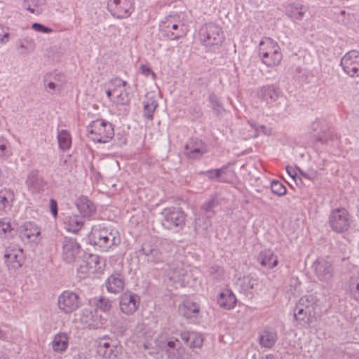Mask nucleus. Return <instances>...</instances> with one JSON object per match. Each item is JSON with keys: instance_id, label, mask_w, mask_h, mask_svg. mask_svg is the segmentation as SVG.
<instances>
[{"instance_id": "nucleus-1", "label": "nucleus", "mask_w": 359, "mask_h": 359, "mask_svg": "<svg viewBox=\"0 0 359 359\" xmlns=\"http://www.w3.org/2000/svg\"><path fill=\"white\" fill-rule=\"evenodd\" d=\"M145 350H152L149 353L164 351L169 359H178L183 353L180 340L175 337L167 338L161 335L154 339H147L143 344Z\"/></svg>"}, {"instance_id": "nucleus-2", "label": "nucleus", "mask_w": 359, "mask_h": 359, "mask_svg": "<svg viewBox=\"0 0 359 359\" xmlns=\"http://www.w3.org/2000/svg\"><path fill=\"white\" fill-rule=\"evenodd\" d=\"M199 36L201 43L211 51L217 50L225 39L222 27L211 22L201 27Z\"/></svg>"}, {"instance_id": "nucleus-3", "label": "nucleus", "mask_w": 359, "mask_h": 359, "mask_svg": "<svg viewBox=\"0 0 359 359\" xmlns=\"http://www.w3.org/2000/svg\"><path fill=\"white\" fill-rule=\"evenodd\" d=\"M117 233V231L109 230L102 224L93 226L90 234V243L98 246L102 251H107L119 243Z\"/></svg>"}, {"instance_id": "nucleus-4", "label": "nucleus", "mask_w": 359, "mask_h": 359, "mask_svg": "<svg viewBox=\"0 0 359 359\" xmlns=\"http://www.w3.org/2000/svg\"><path fill=\"white\" fill-rule=\"evenodd\" d=\"M86 130L88 137L95 142L107 143L114 136L112 124L103 119L93 121L87 126Z\"/></svg>"}, {"instance_id": "nucleus-5", "label": "nucleus", "mask_w": 359, "mask_h": 359, "mask_svg": "<svg viewBox=\"0 0 359 359\" xmlns=\"http://www.w3.org/2000/svg\"><path fill=\"white\" fill-rule=\"evenodd\" d=\"M259 55L262 62L268 67H275L282 60V53L277 42L265 38L259 43Z\"/></svg>"}, {"instance_id": "nucleus-6", "label": "nucleus", "mask_w": 359, "mask_h": 359, "mask_svg": "<svg viewBox=\"0 0 359 359\" xmlns=\"http://www.w3.org/2000/svg\"><path fill=\"white\" fill-rule=\"evenodd\" d=\"M160 30L163 36L169 40H178L185 36L188 32L187 27L179 20L177 15L166 17L160 25Z\"/></svg>"}, {"instance_id": "nucleus-7", "label": "nucleus", "mask_w": 359, "mask_h": 359, "mask_svg": "<svg viewBox=\"0 0 359 359\" xmlns=\"http://www.w3.org/2000/svg\"><path fill=\"white\" fill-rule=\"evenodd\" d=\"M161 215L163 217L162 224L165 229L179 231L185 226L186 214L181 208L175 207L165 208Z\"/></svg>"}, {"instance_id": "nucleus-8", "label": "nucleus", "mask_w": 359, "mask_h": 359, "mask_svg": "<svg viewBox=\"0 0 359 359\" xmlns=\"http://www.w3.org/2000/svg\"><path fill=\"white\" fill-rule=\"evenodd\" d=\"M309 135L313 142H327L332 138L329 122L325 118H316L309 128Z\"/></svg>"}, {"instance_id": "nucleus-9", "label": "nucleus", "mask_w": 359, "mask_h": 359, "mask_svg": "<svg viewBox=\"0 0 359 359\" xmlns=\"http://www.w3.org/2000/svg\"><path fill=\"white\" fill-rule=\"evenodd\" d=\"M60 245L61 257L65 262L72 263L81 257L82 250L76 239L64 237L60 241Z\"/></svg>"}, {"instance_id": "nucleus-10", "label": "nucleus", "mask_w": 359, "mask_h": 359, "mask_svg": "<svg viewBox=\"0 0 359 359\" xmlns=\"http://www.w3.org/2000/svg\"><path fill=\"white\" fill-rule=\"evenodd\" d=\"M97 354L106 359H116L121 352V346L114 338L105 335L97 341Z\"/></svg>"}, {"instance_id": "nucleus-11", "label": "nucleus", "mask_w": 359, "mask_h": 359, "mask_svg": "<svg viewBox=\"0 0 359 359\" xmlns=\"http://www.w3.org/2000/svg\"><path fill=\"white\" fill-rule=\"evenodd\" d=\"M139 256L148 264H158L166 258L165 252L151 241H146L142 245Z\"/></svg>"}, {"instance_id": "nucleus-12", "label": "nucleus", "mask_w": 359, "mask_h": 359, "mask_svg": "<svg viewBox=\"0 0 359 359\" xmlns=\"http://www.w3.org/2000/svg\"><path fill=\"white\" fill-rule=\"evenodd\" d=\"M257 97L266 104L274 106L285 100V97L280 88L275 85H266L260 87L257 90Z\"/></svg>"}, {"instance_id": "nucleus-13", "label": "nucleus", "mask_w": 359, "mask_h": 359, "mask_svg": "<svg viewBox=\"0 0 359 359\" xmlns=\"http://www.w3.org/2000/svg\"><path fill=\"white\" fill-rule=\"evenodd\" d=\"M79 320L85 327L98 329L102 327L107 319L95 309H83L79 315Z\"/></svg>"}, {"instance_id": "nucleus-14", "label": "nucleus", "mask_w": 359, "mask_h": 359, "mask_svg": "<svg viewBox=\"0 0 359 359\" xmlns=\"http://www.w3.org/2000/svg\"><path fill=\"white\" fill-rule=\"evenodd\" d=\"M340 66L344 72L350 77L359 76V51L347 52L340 60Z\"/></svg>"}, {"instance_id": "nucleus-15", "label": "nucleus", "mask_w": 359, "mask_h": 359, "mask_svg": "<svg viewBox=\"0 0 359 359\" xmlns=\"http://www.w3.org/2000/svg\"><path fill=\"white\" fill-rule=\"evenodd\" d=\"M57 306L65 314L72 313L79 306V294L69 290L63 291L57 297Z\"/></svg>"}, {"instance_id": "nucleus-16", "label": "nucleus", "mask_w": 359, "mask_h": 359, "mask_svg": "<svg viewBox=\"0 0 359 359\" xmlns=\"http://www.w3.org/2000/svg\"><path fill=\"white\" fill-rule=\"evenodd\" d=\"M133 0H108L107 8L118 19L128 18L133 11Z\"/></svg>"}, {"instance_id": "nucleus-17", "label": "nucleus", "mask_w": 359, "mask_h": 359, "mask_svg": "<svg viewBox=\"0 0 359 359\" xmlns=\"http://www.w3.org/2000/svg\"><path fill=\"white\" fill-rule=\"evenodd\" d=\"M315 273L319 280L330 282L334 274V266L328 258H319L313 264Z\"/></svg>"}, {"instance_id": "nucleus-18", "label": "nucleus", "mask_w": 359, "mask_h": 359, "mask_svg": "<svg viewBox=\"0 0 359 359\" xmlns=\"http://www.w3.org/2000/svg\"><path fill=\"white\" fill-rule=\"evenodd\" d=\"M140 304V296L130 291L123 293L119 297L120 310L123 313L128 316L134 314Z\"/></svg>"}, {"instance_id": "nucleus-19", "label": "nucleus", "mask_w": 359, "mask_h": 359, "mask_svg": "<svg viewBox=\"0 0 359 359\" xmlns=\"http://www.w3.org/2000/svg\"><path fill=\"white\" fill-rule=\"evenodd\" d=\"M25 185L32 194H40L46 189L47 182L38 170H32L27 174Z\"/></svg>"}, {"instance_id": "nucleus-20", "label": "nucleus", "mask_w": 359, "mask_h": 359, "mask_svg": "<svg viewBox=\"0 0 359 359\" xmlns=\"http://www.w3.org/2000/svg\"><path fill=\"white\" fill-rule=\"evenodd\" d=\"M111 85L114 91V102L120 105L128 104L130 102V94L126 91V81L119 78L111 79Z\"/></svg>"}, {"instance_id": "nucleus-21", "label": "nucleus", "mask_w": 359, "mask_h": 359, "mask_svg": "<svg viewBox=\"0 0 359 359\" xmlns=\"http://www.w3.org/2000/svg\"><path fill=\"white\" fill-rule=\"evenodd\" d=\"M206 152L205 143L198 138L189 140L184 147V154L190 159H198Z\"/></svg>"}, {"instance_id": "nucleus-22", "label": "nucleus", "mask_w": 359, "mask_h": 359, "mask_svg": "<svg viewBox=\"0 0 359 359\" xmlns=\"http://www.w3.org/2000/svg\"><path fill=\"white\" fill-rule=\"evenodd\" d=\"M77 271L79 273L86 275L95 273L100 264L99 257L95 255L85 254L81 259L78 260Z\"/></svg>"}, {"instance_id": "nucleus-23", "label": "nucleus", "mask_w": 359, "mask_h": 359, "mask_svg": "<svg viewBox=\"0 0 359 359\" xmlns=\"http://www.w3.org/2000/svg\"><path fill=\"white\" fill-rule=\"evenodd\" d=\"M259 280L251 275L244 276L239 278L236 282V286L240 292L245 296H252L257 290Z\"/></svg>"}, {"instance_id": "nucleus-24", "label": "nucleus", "mask_w": 359, "mask_h": 359, "mask_svg": "<svg viewBox=\"0 0 359 359\" xmlns=\"http://www.w3.org/2000/svg\"><path fill=\"white\" fill-rule=\"evenodd\" d=\"M285 15L293 22L302 20L307 8L301 1L287 3L283 6Z\"/></svg>"}, {"instance_id": "nucleus-25", "label": "nucleus", "mask_w": 359, "mask_h": 359, "mask_svg": "<svg viewBox=\"0 0 359 359\" xmlns=\"http://www.w3.org/2000/svg\"><path fill=\"white\" fill-rule=\"evenodd\" d=\"M40 229L34 222H26L22 227L20 236L25 243H37L40 240Z\"/></svg>"}, {"instance_id": "nucleus-26", "label": "nucleus", "mask_w": 359, "mask_h": 359, "mask_svg": "<svg viewBox=\"0 0 359 359\" xmlns=\"http://www.w3.org/2000/svg\"><path fill=\"white\" fill-rule=\"evenodd\" d=\"M107 290L112 294L121 292L125 287L123 276L121 273L115 272L110 275L105 281Z\"/></svg>"}, {"instance_id": "nucleus-27", "label": "nucleus", "mask_w": 359, "mask_h": 359, "mask_svg": "<svg viewBox=\"0 0 359 359\" xmlns=\"http://www.w3.org/2000/svg\"><path fill=\"white\" fill-rule=\"evenodd\" d=\"M277 339V332L272 327H266L259 332L258 341L263 348H271Z\"/></svg>"}, {"instance_id": "nucleus-28", "label": "nucleus", "mask_w": 359, "mask_h": 359, "mask_svg": "<svg viewBox=\"0 0 359 359\" xmlns=\"http://www.w3.org/2000/svg\"><path fill=\"white\" fill-rule=\"evenodd\" d=\"M22 250H6L4 255L5 262L9 270H17L22 265Z\"/></svg>"}, {"instance_id": "nucleus-29", "label": "nucleus", "mask_w": 359, "mask_h": 359, "mask_svg": "<svg viewBox=\"0 0 359 359\" xmlns=\"http://www.w3.org/2000/svg\"><path fill=\"white\" fill-rule=\"evenodd\" d=\"M76 206L83 217H90L96 212L93 203L86 196H81L76 200Z\"/></svg>"}, {"instance_id": "nucleus-30", "label": "nucleus", "mask_w": 359, "mask_h": 359, "mask_svg": "<svg viewBox=\"0 0 359 359\" xmlns=\"http://www.w3.org/2000/svg\"><path fill=\"white\" fill-rule=\"evenodd\" d=\"M318 299L313 294H308L302 296L296 304L299 307L307 311L308 316H314Z\"/></svg>"}, {"instance_id": "nucleus-31", "label": "nucleus", "mask_w": 359, "mask_h": 359, "mask_svg": "<svg viewBox=\"0 0 359 359\" xmlns=\"http://www.w3.org/2000/svg\"><path fill=\"white\" fill-rule=\"evenodd\" d=\"M180 313L187 319L196 318L200 312V307L198 304L190 300H185L179 307Z\"/></svg>"}, {"instance_id": "nucleus-32", "label": "nucleus", "mask_w": 359, "mask_h": 359, "mask_svg": "<svg viewBox=\"0 0 359 359\" xmlns=\"http://www.w3.org/2000/svg\"><path fill=\"white\" fill-rule=\"evenodd\" d=\"M83 224V217L78 215H69L64 221L65 229L74 233H78L82 229Z\"/></svg>"}, {"instance_id": "nucleus-33", "label": "nucleus", "mask_w": 359, "mask_h": 359, "mask_svg": "<svg viewBox=\"0 0 359 359\" xmlns=\"http://www.w3.org/2000/svg\"><path fill=\"white\" fill-rule=\"evenodd\" d=\"M257 259L262 266L269 269H273L278 263L277 256L270 250H265L260 252Z\"/></svg>"}, {"instance_id": "nucleus-34", "label": "nucleus", "mask_w": 359, "mask_h": 359, "mask_svg": "<svg viewBox=\"0 0 359 359\" xmlns=\"http://www.w3.org/2000/svg\"><path fill=\"white\" fill-rule=\"evenodd\" d=\"M217 303L221 307L229 310L235 306L236 298L231 290L225 289L219 294Z\"/></svg>"}, {"instance_id": "nucleus-35", "label": "nucleus", "mask_w": 359, "mask_h": 359, "mask_svg": "<svg viewBox=\"0 0 359 359\" xmlns=\"http://www.w3.org/2000/svg\"><path fill=\"white\" fill-rule=\"evenodd\" d=\"M180 337L184 344L190 348H201L203 343L202 335L194 332H182Z\"/></svg>"}, {"instance_id": "nucleus-36", "label": "nucleus", "mask_w": 359, "mask_h": 359, "mask_svg": "<svg viewBox=\"0 0 359 359\" xmlns=\"http://www.w3.org/2000/svg\"><path fill=\"white\" fill-rule=\"evenodd\" d=\"M165 271L166 276L170 281L175 283H180L184 275V271L182 268V264L180 262L168 264Z\"/></svg>"}, {"instance_id": "nucleus-37", "label": "nucleus", "mask_w": 359, "mask_h": 359, "mask_svg": "<svg viewBox=\"0 0 359 359\" xmlns=\"http://www.w3.org/2000/svg\"><path fill=\"white\" fill-rule=\"evenodd\" d=\"M15 194L13 190L3 189L0 190V210L8 212L13 207Z\"/></svg>"}, {"instance_id": "nucleus-38", "label": "nucleus", "mask_w": 359, "mask_h": 359, "mask_svg": "<svg viewBox=\"0 0 359 359\" xmlns=\"http://www.w3.org/2000/svg\"><path fill=\"white\" fill-rule=\"evenodd\" d=\"M47 0H24L23 6L31 13L41 14L46 8Z\"/></svg>"}, {"instance_id": "nucleus-39", "label": "nucleus", "mask_w": 359, "mask_h": 359, "mask_svg": "<svg viewBox=\"0 0 359 359\" xmlns=\"http://www.w3.org/2000/svg\"><path fill=\"white\" fill-rule=\"evenodd\" d=\"M69 344V337L67 333L59 332L54 336L52 341V348L54 351L62 353L67 350Z\"/></svg>"}, {"instance_id": "nucleus-40", "label": "nucleus", "mask_w": 359, "mask_h": 359, "mask_svg": "<svg viewBox=\"0 0 359 359\" xmlns=\"http://www.w3.org/2000/svg\"><path fill=\"white\" fill-rule=\"evenodd\" d=\"M15 226L8 218L0 219V235L6 238H13L17 233Z\"/></svg>"}, {"instance_id": "nucleus-41", "label": "nucleus", "mask_w": 359, "mask_h": 359, "mask_svg": "<svg viewBox=\"0 0 359 359\" xmlns=\"http://www.w3.org/2000/svg\"><path fill=\"white\" fill-rule=\"evenodd\" d=\"M352 223V217L344 208H338V232L347 231Z\"/></svg>"}, {"instance_id": "nucleus-42", "label": "nucleus", "mask_w": 359, "mask_h": 359, "mask_svg": "<svg viewBox=\"0 0 359 359\" xmlns=\"http://www.w3.org/2000/svg\"><path fill=\"white\" fill-rule=\"evenodd\" d=\"M227 170V166H222L221 168L208 170L200 172L201 175H203L210 180H215L219 182H226V180L224 178V175Z\"/></svg>"}, {"instance_id": "nucleus-43", "label": "nucleus", "mask_w": 359, "mask_h": 359, "mask_svg": "<svg viewBox=\"0 0 359 359\" xmlns=\"http://www.w3.org/2000/svg\"><path fill=\"white\" fill-rule=\"evenodd\" d=\"M313 317V316H308L306 311L299 307L297 304L295 305L294 309V318L302 326H309L311 323Z\"/></svg>"}, {"instance_id": "nucleus-44", "label": "nucleus", "mask_w": 359, "mask_h": 359, "mask_svg": "<svg viewBox=\"0 0 359 359\" xmlns=\"http://www.w3.org/2000/svg\"><path fill=\"white\" fill-rule=\"evenodd\" d=\"M208 101L213 113L217 116H222L224 114L226 110L220 98L215 93H211L208 97Z\"/></svg>"}, {"instance_id": "nucleus-45", "label": "nucleus", "mask_w": 359, "mask_h": 359, "mask_svg": "<svg viewBox=\"0 0 359 359\" xmlns=\"http://www.w3.org/2000/svg\"><path fill=\"white\" fill-rule=\"evenodd\" d=\"M90 303L95 306V309H100L102 312H108L111 309V301L105 297L100 296L99 297L93 298Z\"/></svg>"}, {"instance_id": "nucleus-46", "label": "nucleus", "mask_w": 359, "mask_h": 359, "mask_svg": "<svg viewBox=\"0 0 359 359\" xmlns=\"http://www.w3.org/2000/svg\"><path fill=\"white\" fill-rule=\"evenodd\" d=\"M144 107V116L148 120H153L154 112L158 107L157 101L153 98H146L143 102Z\"/></svg>"}, {"instance_id": "nucleus-47", "label": "nucleus", "mask_w": 359, "mask_h": 359, "mask_svg": "<svg viewBox=\"0 0 359 359\" xmlns=\"http://www.w3.org/2000/svg\"><path fill=\"white\" fill-rule=\"evenodd\" d=\"M57 141L60 149L63 151L69 149L72 144V138L69 133L67 130L58 131Z\"/></svg>"}, {"instance_id": "nucleus-48", "label": "nucleus", "mask_w": 359, "mask_h": 359, "mask_svg": "<svg viewBox=\"0 0 359 359\" xmlns=\"http://www.w3.org/2000/svg\"><path fill=\"white\" fill-rule=\"evenodd\" d=\"M208 276L213 281L216 283L220 282L224 278V270L218 265L210 266L208 269Z\"/></svg>"}, {"instance_id": "nucleus-49", "label": "nucleus", "mask_w": 359, "mask_h": 359, "mask_svg": "<svg viewBox=\"0 0 359 359\" xmlns=\"http://www.w3.org/2000/svg\"><path fill=\"white\" fill-rule=\"evenodd\" d=\"M11 154L12 151L9 142L4 137H0V159H6Z\"/></svg>"}, {"instance_id": "nucleus-50", "label": "nucleus", "mask_w": 359, "mask_h": 359, "mask_svg": "<svg viewBox=\"0 0 359 359\" xmlns=\"http://www.w3.org/2000/svg\"><path fill=\"white\" fill-rule=\"evenodd\" d=\"M271 190L273 194L278 196H283L286 194L287 189L285 186L278 180H273L271 183Z\"/></svg>"}, {"instance_id": "nucleus-51", "label": "nucleus", "mask_w": 359, "mask_h": 359, "mask_svg": "<svg viewBox=\"0 0 359 359\" xmlns=\"http://www.w3.org/2000/svg\"><path fill=\"white\" fill-rule=\"evenodd\" d=\"M218 204V196L217 195H212L201 205V210L205 212H209L217 207Z\"/></svg>"}, {"instance_id": "nucleus-52", "label": "nucleus", "mask_w": 359, "mask_h": 359, "mask_svg": "<svg viewBox=\"0 0 359 359\" xmlns=\"http://www.w3.org/2000/svg\"><path fill=\"white\" fill-rule=\"evenodd\" d=\"M59 169L62 174L67 175L72 171L71 156H67L65 158L60 160Z\"/></svg>"}, {"instance_id": "nucleus-53", "label": "nucleus", "mask_w": 359, "mask_h": 359, "mask_svg": "<svg viewBox=\"0 0 359 359\" xmlns=\"http://www.w3.org/2000/svg\"><path fill=\"white\" fill-rule=\"evenodd\" d=\"M32 29L37 32H41L45 34H50L53 31L51 28H49L41 23L34 22L32 25Z\"/></svg>"}, {"instance_id": "nucleus-54", "label": "nucleus", "mask_w": 359, "mask_h": 359, "mask_svg": "<svg viewBox=\"0 0 359 359\" xmlns=\"http://www.w3.org/2000/svg\"><path fill=\"white\" fill-rule=\"evenodd\" d=\"M140 72L145 76L149 77L151 76L153 79H156V74L153 72V70L147 65H142L140 66Z\"/></svg>"}, {"instance_id": "nucleus-55", "label": "nucleus", "mask_w": 359, "mask_h": 359, "mask_svg": "<svg viewBox=\"0 0 359 359\" xmlns=\"http://www.w3.org/2000/svg\"><path fill=\"white\" fill-rule=\"evenodd\" d=\"M8 39V32L7 29L3 25H0V42L6 43Z\"/></svg>"}, {"instance_id": "nucleus-56", "label": "nucleus", "mask_w": 359, "mask_h": 359, "mask_svg": "<svg viewBox=\"0 0 359 359\" xmlns=\"http://www.w3.org/2000/svg\"><path fill=\"white\" fill-rule=\"evenodd\" d=\"M252 126L256 130V131L262 133L264 135H270L271 134V130L267 128L264 125H256L255 123L252 124Z\"/></svg>"}, {"instance_id": "nucleus-57", "label": "nucleus", "mask_w": 359, "mask_h": 359, "mask_svg": "<svg viewBox=\"0 0 359 359\" xmlns=\"http://www.w3.org/2000/svg\"><path fill=\"white\" fill-rule=\"evenodd\" d=\"M50 211L53 217L56 218L57 215V201L53 198L50 200Z\"/></svg>"}, {"instance_id": "nucleus-58", "label": "nucleus", "mask_w": 359, "mask_h": 359, "mask_svg": "<svg viewBox=\"0 0 359 359\" xmlns=\"http://www.w3.org/2000/svg\"><path fill=\"white\" fill-rule=\"evenodd\" d=\"M330 225L334 231H337L336 210L332 211L330 216Z\"/></svg>"}, {"instance_id": "nucleus-59", "label": "nucleus", "mask_w": 359, "mask_h": 359, "mask_svg": "<svg viewBox=\"0 0 359 359\" xmlns=\"http://www.w3.org/2000/svg\"><path fill=\"white\" fill-rule=\"evenodd\" d=\"M106 94L107 97L114 102V91L111 85V80L108 83V88L106 90Z\"/></svg>"}, {"instance_id": "nucleus-60", "label": "nucleus", "mask_w": 359, "mask_h": 359, "mask_svg": "<svg viewBox=\"0 0 359 359\" xmlns=\"http://www.w3.org/2000/svg\"><path fill=\"white\" fill-rule=\"evenodd\" d=\"M352 296L353 299L359 303V283L356 285L355 289L352 291Z\"/></svg>"}, {"instance_id": "nucleus-61", "label": "nucleus", "mask_w": 359, "mask_h": 359, "mask_svg": "<svg viewBox=\"0 0 359 359\" xmlns=\"http://www.w3.org/2000/svg\"><path fill=\"white\" fill-rule=\"evenodd\" d=\"M287 172L291 177L293 179L295 178L297 174L294 170H293L292 168L287 167Z\"/></svg>"}, {"instance_id": "nucleus-62", "label": "nucleus", "mask_w": 359, "mask_h": 359, "mask_svg": "<svg viewBox=\"0 0 359 359\" xmlns=\"http://www.w3.org/2000/svg\"><path fill=\"white\" fill-rule=\"evenodd\" d=\"M7 335L5 331L0 328V340H6Z\"/></svg>"}, {"instance_id": "nucleus-63", "label": "nucleus", "mask_w": 359, "mask_h": 359, "mask_svg": "<svg viewBox=\"0 0 359 359\" xmlns=\"http://www.w3.org/2000/svg\"><path fill=\"white\" fill-rule=\"evenodd\" d=\"M47 87L49 88L51 90H55V88H56V85L55 84L54 82L53 81H50L48 84H47Z\"/></svg>"}, {"instance_id": "nucleus-64", "label": "nucleus", "mask_w": 359, "mask_h": 359, "mask_svg": "<svg viewBox=\"0 0 359 359\" xmlns=\"http://www.w3.org/2000/svg\"><path fill=\"white\" fill-rule=\"evenodd\" d=\"M260 359H276V358L273 354H267V355L262 357Z\"/></svg>"}]
</instances>
